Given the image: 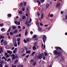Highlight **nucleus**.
Instances as JSON below:
<instances>
[{
	"mask_svg": "<svg viewBox=\"0 0 67 67\" xmlns=\"http://www.w3.org/2000/svg\"><path fill=\"white\" fill-rule=\"evenodd\" d=\"M36 25H37V27H38V30L39 31V32H40V31H41L42 30V28L41 27H40V25H39L40 23L38 22V20H37L36 21Z\"/></svg>",
	"mask_w": 67,
	"mask_h": 67,
	"instance_id": "1",
	"label": "nucleus"
},
{
	"mask_svg": "<svg viewBox=\"0 0 67 67\" xmlns=\"http://www.w3.org/2000/svg\"><path fill=\"white\" fill-rule=\"evenodd\" d=\"M44 53H42L41 54H40L37 57V58L38 59H42V57H43V56H44Z\"/></svg>",
	"mask_w": 67,
	"mask_h": 67,
	"instance_id": "2",
	"label": "nucleus"
},
{
	"mask_svg": "<svg viewBox=\"0 0 67 67\" xmlns=\"http://www.w3.org/2000/svg\"><path fill=\"white\" fill-rule=\"evenodd\" d=\"M12 57H13L12 58V60H13L15 58L17 59L18 58V57L17 56H15L14 54H12L11 55Z\"/></svg>",
	"mask_w": 67,
	"mask_h": 67,
	"instance_id": "3",
	"label": "nucleus"
},
{
	"mask_svg": "<svg viewBox=\"0 0 67 67\" xmlns=\"http://www.w3.org/2000/svg\"><path fill=\"white\" fill-rule=\"evenodd\" d=\"M43 42L44 43H45V40H46V36L45 35H43Z\"/></svg>",
	"mask_w": 67,
	"mask_h": 67,
	"instance_id": "4",
	"label": "nucleus"
},
{
	"mask_svg": "<svg viewBox=\"0 0 67 67\" xmlns=\"http://www.w3.org/2000/svg\"><path fill=\"white\" fill-rule=\"evenodd\" d=\"M53 53L54 54H55L56 55H57L58 52V51H56V50H55L53 51Z\"/></svg>",
	"mask_w": 67,
	"mask_h": 67,
	"instance_id": "5",
	"label": "nucleus"
},
{
	"mask_svg": "<svg viewBox=\"0 0 67 67\" xmlns=\"http://www.w3.org/2000/svg\"><path fill=\"white\" fill-rule=\"evenodd\" d=\"M60 3H58L56 5V8H59V7H60Z\"/></svg>",
	"mask_w": 67,
	"mask_h": 67,
	"instance_id": "6",
	"label": "nucleus"
},
{
	"mask_svg": "<svg viewBox=\"0 0 67 67\" xmlns=\"http://www.w3.org/2000/svg\"><path fill=\"white\" fill-rule=\"evenodd\" d=\"M55 48L56 49H60V50H62V49L59 47H55Z\"/></svg>",
	"mask_w": 67,
	"mask_h": 67,
	"instance_id": "7",
	"label": "nucleus"
},
{
	"mask_svg": "<svg viewBox=\"0 0 67 67\" xmlns=\"http://www.w3.org/2000/svg\"><path fill=\"white\" fill-rule=\"evenodd\" d=\"M29 20H28L27 19L26 23H25V24H27V26H29V24H27L28 23H29Z\"/></svg>",
	"mask_w": 67,
	"mask_h": 67,
	"instance_id": "8",
	"label": "nucleus"
},
{
	"mask_svg": "<svg viewBox=\"0 0 67 67\" xmlns=\"http://www.w3.org/2000/svg\"><path fill=\"white\" fill-rule=\"evenodd\" d=\"M13 43L14 44H16V40L15 39H14V40H13Z\"/></svg>",
	"mask_w": 67,
	"mask_h": 67,
	"instance_id": "9",
	"label": "nucleus"
},
{
	"mask_svg": "<svg viewBox=\"0 0 67 67\" xmlns=\"http://www.w3.org/2000/svg\"><path fill=\"white\" fill-rule=\"evenodd\" d=\"M58 56H62V53H61V52H59L58 53Z\"/></svg>",
	"mask_w": 67,
	"mask_h": 67,
	"instance_id": "10",
	"label": "nucleus"
},
{
	"mask_svg": "<svg viewBox=\"0 0 67 67\" xmlns=\"http://www.w3.org/2000/svg\"><path fill=\"white\" fill-rule=\"evenodd\" d=\"M2 53H3V50H2V48H0V53L2 54Z\"/></svg>",
	"mask_w": 67,
	"mask_h": 67,
	"instance_id": "11",
	"label": "nucleus"
},
{
	"mask_svg": "<svg viewBox=\"0 0 67 67\" xmlns=\"http://www.w3.org/2000/svg\"><path fill=\"white\" fill-rule=\"evenodd\" d=\"M7 52L8 53H10L11 54H12V52L8 50L7 51Z\"/></svg>",
	"mask_w": 67,
	"mask_h": 67,
	"instance_id": "12",
	"label": "nucleus"
},
{
	"mask_svg": "<svg viewBox=\"0 0 67 67\" xmlns=\"http://www.w3.org/2000/svg\"><path fill=\"white\" fill-rule=\"evenodd\" d=\"M19 52H21L22 53H23L24 52V49H21L20 50Z\"/></svg>",
	"mask_w": 67,
	"mask_h": 67,
	"instance_id": "13",
	"label": "nucleus"
},
{
	"mask_svg": "<svg viewBox=\"0 0 67 67\" xmlns=\"http://www.w3.org/2000/svg\"><path fill=\"white\" fill-rule=\"evenodd\" d=\"M18 32V31L17 30H15L14 31V34H15V33H17Z\"/></svg>",
	"mask_w": 67,
	"mask_h": 67,
	"instance_id": "14",
	"label": "nucleus"
},
{
	"mask_svg": "<svg viewBox=\"0 0 67 67\" xmlns=\"http://www.w3.org/2000/svg\"><path fill=\"white\" fill-rule=\"evenodd\" d=\"M32 49L34 51H35V50H36V47L34 46L33 47Z\"/></svg>",
	"mask_w": 67,
	"mask_h": 67,
	"instance_id": "15",
	"label": "nucleus"
},
{
	"mask_svg": "<svg viewBox=\"0 0 67 67\" xmlns=\"http://www.w3.org/2000/svg\"><path fill=\"white\" fill-rule=\"evenodd\" d=\"M44 14H42L41 15V19L42 20L43 19V18H44Z\"/></svg>",
	"mask_w": 67,
	"mask_h": 67,
	"instance_id": "16",
	"label": "nucleus"
},
{
	"mask_svg": "<svg viewBox=\"0 0 67 67\" xmlns=\"http://www.w3.org/2000/svg\"><path fill=\"white\" fill-rule=\"evenodd\" d=\"M49 4H47L46 5V9H48V7H49Z\"/></svg>",
	"mask_w": 67,
	"mask_h": 67,
	"instance_id": "17",
	"label": "nucleus"
},
{
	"mask_svg": "<svg viewBox=\"0 0 67 67\" xmlns=\"http://www.w3.org/2000/svg\"><path fill=\"white\" fill-rule=\"evenodd\" d=\"M28 33L27 30H26L25 32V35L26 36Z\"/></svg>",
	"mask_w": 67,
	"mask_h": 67,
	"instance_id": "18",
	"label": "nucleus"
},
{
	"mask_svg": "<svg viewBox=\"0 0 67 67\" xmlns=\"http://www.w3.org/2000/svg\"><path fill=\"white\" fill-rule=\"evenodd\" d=\"M33 66H35L36 64V62H34L33 63Z\"/></svg>",
	"mask_w": 67,
	"mask_h": 67,
	"instance_id": "19",
	"label": "nucleus"
},
{
	"mask_svg": "<svg viewBox=\"0 0 67 67\" xmlns=\"http://www.w3.org/2000/svg\"><path fill=\"white\" fill-rule=\"evenodd\" d=\"M18 60L16 59L15 60V64L18 63Z\"/></svg>",
	"mask_w": 67,
	"mask_h": 67,
	"instance_id": "20",
	"label": "nucleus"
},
{
	"mask_svg": "<svg viewBox=\"0 0 67 67\" xmlns=\"http://www.w3.org/2000/svg\"><path fill=\"white\" fill-rule=\"evenodd\" d=\"M31 52V50H30L28 51H26V54H29V53H30Z\"/></svg>",
	"mask_w": 67,
	"mask_h": 67,
	"instance_id": "21",
	"label": "nucleus"
},
{
	"mask_svg": "<svg viewBox=\"0 0 67 67\" xmlns=\"http://www.w3.org/2000/svg\"><path fill=\"white\" fill-rule=\"evenodd\" d=\"M4 44L5 45H6L7 44V42L6 41H4Z\"/></svg>",
	"mask_w": 67,
	"mask_h": 67,
	"instance_id": "22",
	"label": "nucleus"
},
{
	"mask_svg": "<svg viewBox=\"0 0 67 67\" xmlns=\"http://www.w3.org/2000/svg\"><path fill=\"white\" fill-rule=\"evenodd\" d=\"M4 30H5L4 28H2L1 29V31L2 32H3L4 31Z\"/></svg>",
	"mask_w": 67,
	"mask_h": 67,
	"instance_id": "23",
	"label": "nucleus"
},
{
	"mask_svg": "<svg viewBox=\"0 0 67 67\" xmlns=\"http://www.w3.org/2000/svg\"><path fill=\"white\" fill-rule=\"evenodd\" d=\"M0 37H1V38H4V37L3 36H0Z\"/></svg>",
	"mask_w": 67,
	"mask_h": 67,
	"instance_id": "24",
	"label": "nucleus"
},
{
	"mask_svg": "<svg viewBox=\"0 0 67 67\" xmlns=\"http://www.w3.org/2000/svg\"><path fill=\"white\" fill-rule=\"evenodd\" d=\"M24 43H26L27 42V41L25 39H24Z\"/></svg>",
	"mask_w": 67,
	"mask_h": 67,
	"instance_id": "25",
	"label": "nucleus"
},
{
	"mask_svg": "<svg viewBox=\"0 0 67 67\" xmlns=\"http://www.w3.org/2000/svg\"><path fill=\"white\" fill-rule=\"evenodd\" d=\"M8 17H9V18H10V17H11V14H8Z\"/></svg>",
	"mask_w": 67,
	"mask_h": 67,
	"instance_id": "26",
	"label": "nucleus"
},
{
	"mask_svg": "<svg viewBox=\"0 0 67 67\" xmlns=\"http://www.w3.org/2000/svg\"><path fill=\"white\" fill-rule=\"evenodd\" d=\"M10 34L11 35H13V34H14V32L13 33L12 32H10Z\"/></svg>",
	"mask_w": 67,
	"mask_h": 67,
	"instance_id": "27",
	"label": "nucleus"
},
{
	"mask_svg": "<svg viewBox=\"0 0 67 67\" xmlns=\"http://www.w3.org/2000/svg\"><path fill=\"white\" fill-rule=\"evenodd\" d=\"M27 11H29V10H30V7L29 6L27 8Z\"/></svg>",
	"mask_w": 67,
	"mask_h": 67,
	"instance_id": "28",
	"label": "nucleus"
},
{
	"mask_svg": "<svg viewBox=\"0 0 67 67\" xmlns=\"http://www.w3.org/2000/svg\"><path fill=\"white\" fill-rule=\"evenodd\" d=\"M19 6H20V7H21V6H22L23 5V3H21L19 5Z\"/></svg>",
	"mask_w": 67,
	"mask_h": 67,
	"instance_id": "29",
	"label": "nucleus"
},
{
	"mask_svg": "<svg viewBox=\"0 0 67 67\" xmlns=\"http://www.w3.org/2000/svg\"><path fill=\"white\" fill-rule=\"evenodd\" d=\"M12 29L13 30H15L16 29V27L15 26H13L12 27Z\"/></svg>",
	"mask_w": 67,
	"mask_h": 67,
	"instance_id": "30",
	"label": "nucleus"
},
{
	"mask_svg": "<svg viewBox=\"0 0 67 67\" xmlns=\"http://www.w3.org/2000/svg\"><path fill=\"white\" fill-rule=\"evenodd\" d=\"M19 14H22V11L20 10L19 12Z\"/></svg>",
	"mask_w": 67,
	"mask_h": 67,
	"instance_id": "31",
	"label": "nucleus"
},
{
	"mask_svg": "<svg viewBox=\"0 0 67 67\" xmlns=\"http://www.w3.org/2000/svg\"><path fill=\"white\" fill-rule=\"evenodd\" d=\"M33 37L34 38H36V37H37V35H35L33 36Z\"/></svg>",
	"mask_w": 67,
	"mask_h": 67,
	"instance_id": "32",
	"label": "nucleus"
},
{
	"mask_svg": "<svg viewBox=\"0 0 67 67\" xmlns=\"http://www.w3.org/2000/svg\"><path fill=\"white\" fill-rule=\"evenodd\" d=\"M20 39H21V38H17V41H18V42L20 41Z\"/></svg>",
	"mask_w": 67,
	"mask_h": 67,
	"instance_id": "33",
	"label": "nucleus"
},
{
	"mask_svg": "<svg viewBox=\"0 0 67 67\" xmlns=\"http://www.w3.org/2000/svg\"><path fill=\"white\" fill-rule=\"evenodd\" d=\"M50 16L51 18H53V17L54 16V15H53V14H51L50 15Z\"/></svg>",
	"mask_w": 67,
	"mask_h": 67,
	"instance_id": "34",
	"label": "nucleus"
},
{
	"mask_svg": "<svg viewBox=\"0 0 67 67\" xmlns=\"http://www.w3.org/2000/svg\"><path fill=\"white\" fill-rule=\"evenodd\" d=\"M14 23L16 24H17L18 23V22L17 21H14Z\"/></svg>",
	"mask_w": 67,
	"mask_h": 67,
	"instance_id": "35",
	"label": "nucleus"
},
{
	"mask_svg": "<svg viewBox=\"0 0 67 67\" xmlns=\"http://www.w3.org/2000/svg\"><path fill=\"white\" fill-rule=\"evenodd\" d=\"M6 47L7 49L9 48V46L8 45H7L6 46Z\"/></svg>",
	"mask_w": 67,
	"mask_h": 67,
	"instance_id": "36",
	"label": "nucleus"
},
{
	"mask_svg": "<svg viewBox=\"0 0 67 67\" xmlns=\"http://www.w3.org/2000/svg\"><path fill=\"white\" fill-rule=\"evenodd\" d=\"M34 62V60L33 59H32L31 60L30 62L31 63H33Z\"/></svg>",
	"mask_w": 67,
	"mask_h": 67,
	"instance_id": "37",
	"label": "nucleus"
},
{
	"mask_svg": "<svg viewBox=\"0 0 67 67\" xmlns=\"http://www.w3.org/2000/svg\"><path fill=\"white\" fill-rule=\"evenodd\" d=\"M3 25H4L3 24H0V26H3Z\"/></svg>",
	"mask_w": 67,
	"mask_h": 67,
	"instance_id": "38",
	"label": "nucleus"
},
{
	"mask_svg": "<svg viewBox=\"0 0 67 67\" xmlns=\"http://www.w3.org/2000/svg\"><path fill=\"white\" fill-rule=\"evenodd\" d=\"M37 2H38V3L39 5H40V4H41V3H40V1H39L37 0Z\"/></svg>",
	"mask_w": 67,
	"mask_h": 67,
	"instance_id": "39",
	"label": "nucleus"
},
{
	"mask_svg": "<svg viewBox=\"0 0 67 67\" xmlns=\"http://www.w3.org/2000/svg\"><path fill=\"white\" fill-rule=\"evenodd\" d=\"M9 61H11V59L9 58L8 59V60H7V62H9Z\"/></svg>",
	"mask_w": 67,
	"mask_h": 67,
	"instance_id": "40",
	"label": "nucleus"
},
{
	"mask_svg": "<svg viewBox=\"0 0 67 67\" xmlns=\"http://www.w3.org/2000/svg\"><path fill=\"white\" fill-rule=\"evenodd\" d=\"M25 16H23L22 17L23 19H25Z\"/></svg>",
	"mask_w": 67,
	"mask_h": 67,
	"instance_id": "41",
	"label": "nucleus"
},
{
	"mask_svg": "<svg viewBox=\"0 0 67 67\" xmlns=\"http://www.w3.org/2000/svg\"><path fill=\"white\" fill-rule=\"evenodd\" d=\"M29 40H30V38H27V40H26L27 42H29Z\"/></svg>",
	"mask_w": 67,
	"mask_h": 67,
	"instance_id": "42",
	"label": "nucleus"
},
{
	"mask_svg": "<svg viewBox=\"0 0 67 67\" xmlns=\"http://www.w3.org/2000/svg\"><path fill=\"white\" fill-rule=\"evenodd\" d=\"M18 46V45L17 44H16V43L14 45V46H15V47H16V46Z\"/></svg>",
	"mask_w": 67,
	"mask_h": 67,
	"instance_id": "43",
	"label": "nucleus"
},
{
	"mask_svg": "<svg viewBox=\"0 0 67 67\" xmlns=\"http://www.w3.org/2000/svg\"><path fill=\"white\" fill-rule=\"evenodd\" d=\"M44 1H45V0H41V2H42V3L44 2Z\"/></svg>",
	"mask_w": 67,
	"mask_h": 67,
	"instance_id": "44",
	"label": "nucleus"
},
{
	"mask_svg": "<svg viewBox=\"0 0 67 67\" xmlns=\"http://www.w3.org/2000/svg\"><path fill=\"white\" fill-rule=\"evenodd\" d=\"M37 43V42H36L34 44V46H36V45Z\"/></svg>",
	"mask_w": 67,
	"mask_h": 67,
	"instance_id": "45",
	"label": "nucleus"
},
{
	"mask_svg": "<svg viewBox=\"0 0 67 67\" xmlns=\"http://www.w3.org/2000/svg\"><path fill=\"white\" fill-rule=\"evenodd\" d=\"M44 55L45 56H46V55H47V54L46 52H44Z\"/></svg>",
	"mask_w": 67,
	"mask_h": 67,
	"instance_id": "46",
	"label": "nucleus"
},
{
	"mask_svg": "<svg viewBox=\"0 0 67 67\" xmlns=\"http://www.w3.org/2000/svg\"><path fill=\"white\" fill-rule=\"evenodd\" d=\"M40 26H43V24L41 23H40Z\"/></svg>",
	"mask_w": 67,
	"mask_h": 67,
	"instance_id": "47",
	"label": "nucleus"
},
{
	"mask_svg": "<svg viewBox=\"0 0 67 67\" xmlns=\"http://www.w3.org/2000/svg\"><path fill=\"white\" fill-rule=\"evenodd\" d=\"M35 53H36V52H34L33 53H32V55H34V54H35Z\"/></svg>",
	"mask_w": 67,
	"mask_h": 67,
	"instance_id": "48",
	"label": "nucleus"
},
{
	"mask_svg": "<svg viewBox=\"0 0 67 67\" xmlns=\"http://www.w3.org/2000/svg\"><path fill=\"white\" fill-rule=\"evenodd\" d=\"M58 57V55H57L56 56L54 57V58H57V57Z\"/></svg>",
	"mask_w": 67,
	"mask_h": 67,
	"instance_id": "49",
	"label": "nucleus"
},
{
	"mask_svg": "<svg viewBox=\"0 0 67 67\" xmlns=\"http://www.w3.org/2000/svg\"><path fill=\"white\" fill-rule=\"evenodd\" d=\"M25 55H26V54H24L22 55V56H25Z\"/></svg>",
	"mask_w": 67,
	"mask_h": 67,
	"instance_id": "50",
	"label": "nucleus"
},
{
	"mask_svg": "<svg viewBox=\"0 0 67 67\" xmlns=\"http://www.w3.org/2000/svg\"><path fill=\"white\" fill-rule=\"evenodd\" d=\"M43 56V59L45 60V57H44V56Z\"/></svg>",
	"mask_w": 67,
	"mask_h": 67,
	"instance_id": "51",
	"label": "nucleus"
},
{
	"mask_svg": "<svg viewBox=\"0 0 67 67\" xmlns=\"http://www.w3.org/2000/svg\"><path fill=\"white\" fill-rule=\"evenodd\" d=\"M10 29H11V28H10L8 30V31L7 32H10Z\"/></svg>",
	"mask_w": 67,
	"mask_h": 67,
	"instance_id": "52",
	"label": "nucleus"
},
{
	"mask_svg": "<svg viewBox=\"0 0 67 67\" xmlns=\"http://www.w3.org/2000/svg\"><path fill=\"white\" fill-rule=\"evenodd\" d=\"M20 42H19V41L18 42V45H20Z\"/></svg>",
	"mask_w": 67,
	"mask_h": 67,
	"instance_id": "53",
	"label": "nucleus"
},
{
	"mask_svg": "<svg viewBox=\"0 0 67 67\" xmlns=\"http://www.w3.org/2000/svg\"><path fill=\"white\" fill-rule=\"evenodd\" d=\"M32 21V19H31L30 18V21L29 22V23H31V22Z\"/></svg>",
	"mask_w": 67,
	"mask_h": 67,
	"instance_id": "54",
	"label": "nucleus"
},
{
	"mask_svg": "<svg viewBox=\"0 0 67 67\" xmlns=\"http://www.w3.org/2000/svg\"><path fill=\"white\" fill-rule=\"evenodd\" d=\"M26 2H25L24 3V5H26Z\"/></svg>",
	"mask_w": 67,
	"mask_h": 67,
	"instance_id": "55",
	"label": "nucleus"
},
{
	"mask_svg": "<svg viewBox=\"0 0 67 67\" xmlns=\"http://www.w3.org/2000/svg\"><path fill=\"white\" fill-rule=\"evenodd\" d=\"M3 42V39H2L1 40V43Z\"/></svg>",
	"mask_w": 67,
	"mask_h": 67,
	"instance_id": "56",
	"label": "nucleus"
},
{
	"mask_svg": "<svg viewBox=\"0 0 67 67\" xmlns=\"http://www.w3.org/2000/svg\"><path fill=\"white\" fill-rule=\"evenodd\" d=\"M48 25H44V27H48Z\"/></svg>",
	"mask_w": 67,
	"mask_h": 67,
	"instance_id": "57",
	"label": "nucleus"
},
{
	"mask_svg": "<svg viewBox=\"0 0 67 67\" xmlns=\"http://www.w3.org/2000/svg\"><path fill=\"white\" fill-rule=\"evenodd\" d=\"M18 29H20L21 26H18Z\"/></svg>",
	"mask_w": 67,
	"mask_h": 67,
	"instance_id": "58",
	"label": "nucleus"
},
{
	"mask_svg": "<svg viewBox=\"0 0 67 67\" xmlns=\"http://www.w3.org/2000/svg\"><path fill=\"white\" fill-rule=\"evenodd\" d=\"M23 29L24 30V29H25V26H23Z\"/></svg>",
	"mask_w": 67,
	"mask_h": 67,
	"instance_id": "59",
	"label": "nucleus"
},
{
	"mask_svg": "<svg viewBox=\"0 0 67 67\" xmlns=\"http://www.w3.org/2000/svg\"><path fill=\"white\" fill-rule=\"evenodd\" d=\"M65 18L66 19H67V15H65Z\"/></svg>",
	"mask_w": 67,
	"mask_h": 67,
	"instance_id": "60",
	"label": "nucleus"
},
{
	"mask_svg": "<svg viewBox=\"0 0 67 67\" xmlns=\"http://www.w3.org/2000/svg\"><path fill=\"white\" fill-rule=\"evenodd\" d=\"M12 67H16V65H13L12 66Z\"/></svg>",
	"mask_w": 67,
	"mask_h": 67,
	"instance_id": "61",
	"label": "nucleus"
},
{
	"mask_svg": "<svg viewBox=\"0 0 67 67\" xmlns=\"http://www.w3.org/2000/svg\"><path fill=\"white\" fill-rule=\"evenodd\" d=\"M3 61H1V64H3Z\"/></svg>",
	"mask_w": 67,
	"mask_h": 67,
	"instance_id": "62",
	"label": "nucleus"
},
{
	"mask_svg": "<svg viewBox=\"0 0 67 67\" xmlns=\"http://www.w3.org/2000/svg\"><path fill=\"white\" fill-rule=\"evenodd\" d=\"M2 64H0V67H2Z\"/></svg>",
	"mask_w": 67,
	"mask_h": 67,
	"instance_id": "63",
	"label": "nucleus"
},
{
	"mask_svg": "<svg viewBox=\"0 0 67 67\" xmlns=\"http://www.w3.org/2000/svg\"><path fill=\"white\" fill-rule=\"evenodd\" d=\"M5 58L4 57H3L2 58V59H5Z\"/></svg>",
	"mask_w": 67,
	"mask_h": 67,
	"instance_id": "64",
	"label": "nucleus"
}]
</instances>
